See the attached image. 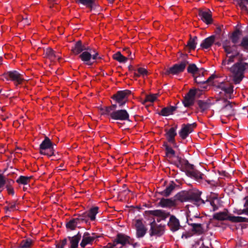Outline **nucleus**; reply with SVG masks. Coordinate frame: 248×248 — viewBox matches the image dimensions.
<instances>
[{
	"instance_id": "obj_1",
	"label": "nucleus",
	"mask_w": 248,
	"mask_h": 248,
	"mask_svg": "<svg viewBox=\"0 0 248 248\" xmlns=\"http://www.w3.org/2000/svg\"><path fill=\"white\" fill-rule=\"evenodd\" d=\"M226 58L222 62V66L231 73L234 83L238 84L243 79L245 71L248 69V63L244 62L245 58L237 50L235 45H231L226 40L223 43Z\"/></svg>"
},
{
	"instance_id": "obj_2",
	"label": "nucleus",
	"mask_w": 248,
	"mask_h": 248,
	"mask_svg": "<svg viewBox=\"0 0 248 248\" xmlns=\"http://www.w3.org/2000/svg\"><path fill=\"white\" fill-rule=\"evenodd\" d=\"M176 199L182 202L191 200L197 206L204 203L203 201L200 198V193L198 192H181L176 195Z\"/></svg>"
},
{
	"instance_id": "obj_3",
	"label": "nucleus",
	"mask_w": 248,
	"mask_h": 248,
	"mask_svg": "<svg viewBox=\"0 0 248 248\" xmlns=\"http://www.w3.org/2000/svg\"><path fill=\"white\" fill-rule=\"evenodd\" d=\"M217 104L221 108L222 113L226 117L234 115L235 110L232 103L226 99H222L217 100Z\"/></svg>"
},
{
	"instance_id": "obj_4",
	"label": "nucleus",
	"mask_w": 248,
	"mask_h": 248,
	"mask_svg": "<svg viewBox=\"0 0 248 248\" xmlns=\"http://www.w3.org/2000/svg\"><path fill=\"white\" fill-rule=\"evenodd\" d=\"M40 153L42 155L51 156L54 154L53 144L49 139L46 137L40 146Z\"/></svg>"
},
{
	"instance_id": "obj_5",
	"label": "nucleus",
	"mask_w": 248,
	"mask_h": 248,
	"mask_svg": "<svg viewBox=\"0 0 248 248\" xmlns=\"http://www.w3.org/2000/svg\"><path fill=\"white\" fill-rule=\"evenodd\" d=\"M187 71L188 73L192 74L194 78L195 81L199 84L205 83L206 82H209L214 78L213 77H210L206 81H198L197 79L198 76H203V71L202 69H199L198 68L195 64H189L187 68Z\"/></svg>"
},
{
	"instance_id": "obj_6",
	"label": "nucleus",
	"mask_w": 248,
	"mask_h": 248,
	"mask_svg": "<svg viewBox=\"0 0 248 248\" xmlns=\"http://www.w3.org/2000/svg\"><path fill=\"white\" fill-rule=\"evenodd\" d=\"M3 77L5 79L11 80L16 84H20L23 80H26L23 77V72L20 73L15 70L9 71L4 74Z\"/></svg>"
},
{
	"instance_id": "obj_7",
	"label": "nucleus",
	"mask_w": 248,
	"mask_h": 248,
	"mask_svg": "<svg viewBox=\"0 0 248 248\" xmlns=\"http://www.w3.org/2000/svg\"><path fill=\"white\" fill-rule=\"evenodd\" d=\"M130 93V91L128 90L118 92L113 95L112 98L119 104L120 107L124 105L127 101V97Z\"/></svg>"
},
{
	"instance_id": "obj_8",
	"label": "nucleus",
	"mask_w": 248,
	"mask_h": 248,
	"mask_svg": "<svg viewBox=\"0 0 248 248\" xmlns=\"http://www.w3.org/2000/svg\"><path fill=\"white\" fill-rule=\"evenodd\" d=\"M188 63V62H187L186 61H184L180 63L176 64L174 65L172 67L167 70L166 72L165 73V74H178L183 72L185 70L186 65Z\"/></svg>"
},
{
	"instance_id": "obj_9",
	"label": "nucleus",
	"mask_w": 248,
	"mask_h": 248,
	"mask_svg": "<svg viewBox=\"0 0 248 248\" xmlns=\"http://www.w3.org/2000/svg\"><path fill=\"white\" fill-rule=\"evenodd\" d=\"M110 117L114 120L120 121L129 120V114L125 109L113 111L110 113Z\"/></svg>"
},
{
	"instance_id": "obj_10",
	"label": "nucleus",
	"mask_w": 248,
	"mask_h": 248,
	"mask_svg": "<svg viewBox=\"0 0 248 248\" xmlns=\"http://www.w3.org/2000/svg\"><path fill=\"white\" fill-rule=\"evenodd\" d=\"M151 228L149 231L150 236L162 235L164 232V227L161 224H157L154 220L150 224Z\"/></svg>"
},
{
	"instance_id": "obj_11",
	"label": "nucleus",
	"mask_w": 248,
	"mask_h": 248,
	"mask_svg": "<svg viewBox=\"0 0 248 248\" xmlns=\"http://www.w3.org/2000/svg\"><path fill=\"white\" fill-rule=\"evenodd\" d=\"M196 91L191 89L185 96L183 103L186 107L192 105L194 104Z\"/></svg>"
},
{
	"instance_id": "obj_12",
	"label": "nucleus",
	"mask_w": 248,
	"mask_h": 248,
	"mask_svg": "<svg viewBox=\"0 0 248 248\" xmlns=\"http://www.w3.org/2000/svg\"><path fill=\"white\" fill-rule=\"evenodd\" d=\"M187 222L192 227L193 232L198 234H202L203 232V228L201 224L193 222L190 218V215L189 214H187Z\"/></svg>"
},
{
	"instance_id": "obj_13",
	"label": "nucleus",
	"mask_w": 248,
	"mask_h": 248,
	"mask_svg": "<svg viewBox=\"0 0 248 248\" xmlns=\"http://www.w3.org/2000/svg\"><path fill=\"white\" fill-rule=\"evenodd\" d=\"M135 227L137 231V236L138 237H143L146 232L147 229L140 220H136Z\"/></svg>"
},
{
	"instance_id": "obj_14",
	"label": "nucleus",
	"mask_w": 248,
	"mask_h": 248,
	"mask_svg": "<svg viewBox=\"0 0 248 248\" xmlns=\"http://www.w3.org/2000/svg\"><path fill=\"white\" fill-rule=\"evenodd\" d=\"M98 55V53H95L94 54L92 55L91 52L84 51L79 55V57L81 60L83 62H86V64H90L89 62L91 59L92 58H93V60L96 59Z\"/></svg>"
},
{
	"instance_id": "obj_15",
	"label": "nucleus",
	"mask_w": 248,
	"mask_h": 248,
	"mask_svg": "<svg viewBox=\"0 0 248 248\" xmlns=\"http://www.w3.org/2000/svg\"><path fill=\"white\" fill-rule=\"evenodd\" d=\"M195 126V124L184 125L179 133L181 138L185 139L193 131Z\"/></svg>"
},
{
	"instance_id": "obj_16",
	"label": "nucleus",
	"mask_w": 248,
	"mask_h": 248,
	"mask_svg": "<svg viewBox=\"0 0 248 248\" xmlns=\"http://www.w3.org/2000/svg\"><path fill=\"white\" fill-rule=\"evenodd\" d=\"M83 50L91 51V49L82 46L80 41H78L71 50L72 53L75 55H78Z\"/></svg>"
},
{
	"instance_id": "obj_17",
	"label": "nucleus",
	"mask_w": 248,
	"mask_h": 248,
	"mask_svg": "<svg viewBox=\"0 0 248 248\" xmlns=\"http://www.w3.org/2000/svg\"><path fill=\"white\" fill-rule=\"evenodd\" d=\"M45 54L46 57L52 62L54 61L56 59L59 60L61 58L59 55L57 54V53L50 47L47 48L46 49Z\"/></svg>"
},
{
	"instance_id": "obj_18",
	"label": "nucleus",
	"mask_w": 248,
	"mask_h": 248,
	"mask_svg": "<svg viewBox=\"0 0 248 248\" xmlns=\"http://www.w3.org/2000/svg\"><path fill=\"white\" fill-rule=\"evenodd\" d=\"M217 87L223 91L225 93L230 94L232 93V86L228 82H221L216 85Z\"/></svg>"
},
{
	"instance_id": "obj_19",
	"label": "nucleus",
	"mask_w": 248,
	"mask_h": 248,
	"mask_svg": "<svg viewBox=\"0 0 248 248\" xmlns=\"http://www.w3.org/2000/svg\"><path fill=\"white\" fill-rule=\"evenodd\" d=\"M95 238V236L93 235L91 236L89 233H85L83 236V238L80 243V246L82 248H84L87 244H92Z\"/></svg>"
},
{
	"instance_id": "obj_20",
	"label": "nucleus",
	"mask_w": 248,
	"mask_h": 248,
	"mask_svg": "<svg viewBox=\"0 0 248 248\" xmlns=\"http://www.w3.org/2000/svg\"><path fill=\"white\" fill-rule=\"evenodd\" d=\"M83 220L84 219L82 217L71 219L66 223V228L71 231L74 230L79 224L80 221Z\"/></svg>"
},
{
	"instance_id": "obj_21",
	"label": "nucleus",
	"mask_w": 248,
	"mask_h": 248,
	"mask_svg": "<svg viewBox=\"0 0 248 248\" xmlns=\"http://www.w3.org/2000/svg\"><path fill=\"white\" fill-rule=\"evenodd\" d=\"M199 16L201 17L202 19L207 24L210 23L212 20L211 11L209 10L204 11L202 10H199Z\"/></svg>"
},
{
	"instance_id": "obj_22",
	"label": "nucleus",
	"mask_w": 248,
	"mask_h": 248,
	"mask_svg": "<svg viewBox=\"0 0 248 248\" xmlns=\"http://www.w3.org/2000/svg\"><path fill=\"white\" fill-rule=\"evenodd\" d=\"M168 226L172 231H176L178 230L180 227L179 220L174 217L171 216L168 222Z\"/></svg>"
},
{
	"instance_id": "obj_23",
	"label": "nucleus",
	"mask_w": 248,
	"mask_h": 248,
	"mask_svg": "<svg viewBox=\"0 0 248 248\" xmlns=\"http://www.w3.org/2000/svg\"><path fill=\"white\" fill-rule=\"evenodd\" d=\"M232 216L229 215L226 212H222L216 213L213 216V218L217 220H229L231 221Z\"/></svg>"
},
{
	"instance_id": "obj_24",
	"label": "nucleus",
	"mask_w": 248,
	"mask_h": 248,
	"mask_svg": "<svg viewBox=\"0 0 248 248\" xmlns=\"http://www.w3.org/2000/svg\"><path fill=\"white\" fill-rule=\"evenodd\" d=\"M159 205L163 207H171L175 206V201L170 199H162L159 203Z\"/></svg>"
},
{
	"instance_id": "obj_25",
	"label": "nucleus",
	"mask_w": 248,
	"mask_h": 248,
	"mask_svg": "<svg viewBox=\"0 0 248 248\" xmlns=\"http://www.w3.org/2000/svg\"><path fill=\"white\" fill-rule=\"evenodd\" d=\"M215 41V36H211L205 39L201 45L202 48H208L213 44Z\"/></svg>"
},
{
	"instance_id": "obj_26",
	"label": "nucleus",
	"mask_w": 248,
	"mask_h": 248,
	"mask_svg": "<svg viewBox=\"0 0 248 248\" xmlns=\"http://www.w3.org/2000/svg\"><path fill=\"white\" fill-rule=\"evenodd\" d=\"M175 109V107H174L165 108L161 110L159 114L164 116H167L172 114Z\"/></svg>"
},
{
	"instance_id": "obj_27",
	"label": "nucleus",
	"mask_w": 248,
	"mask_h": 248,
	"mask_svg": "<svg viewBox=\"0 0 248 248\" xmlns=\"http://www.w3.org/2000/svg\"><path fill=\"white\" fill-rule=\"evenodd\" d=\"M184 169L186 171L187 174L189 175L190 172H192L195 169L193 165L190 164L187 161L183 160L182 162Z\"/></svg>"
},
{
	"instance_id": "obj_28",
	"label": "nucleus",
	"mask_w": 248,
	"mask_h": 248,
	"mask_svg": "<svg viewBox=\"0 0 248 248\" xmlns=\"http://www.w3.org/2000/svg\"><path fill=\"white\" fill-rule=\"evenodd\" d=\"M113 58L119 62H125L128 60V57L123 56L120 52H117L113 55Z\"/></svg>"
},
{
	"instance_id": "obj_29",
	"label": "nucleus",
	"mask_w": 248,
	"mask_h": 248,
	"mask_svg": "<svg viewBox=\"0 0 248 248\" xmlns=\"http://www.w3.org/2000/svg\"><path fill=\"white\" fill-rule=\"evenodd\" d=\"M176 135L175 129L172 127L166 133L167 138L170 142H173L175 136Z\"/></svg>"
},
{
	"instance_id": "obj_30",
	"label": "nucleus",
	"mask_w": 248,
	"mask_h": 248,
	"mask_svg": "<svg viewBox=\"0 0 248 248\" xmlns=\"http://www.w3.org/2000/svg\"><path fill=\"white\" fill-rule=\"evenodd\" d=\"M80 237V235L78 234L72 237H70L71 248H76L77 247Z\"/></svg>"
},
{
	"instance_id": "obj_31",
	"label": "nucleus",
	"mask_w": 248,
	"mask_h": 248,
	"mask_svg": "<svg viewBox=\"0 0 248 248\" xmlns=\"http://www.w3.org/2000/svg\"><path fill=\"white\" fill-rule=\"evenodd\" d=\"M78 1L81 4L86 5L89 7L91 10H93L96 7V4L93 0H78Z\"/></svg>"
},
{
	"instance_id": "obj_32",
	"label": "nucleus",
	"mask_w": 248,
	"mask_h": 248,
	"mask_svg": "<svg viewBox=\"0 0 248 248\" xmlns=\"http://www.w3.org/2000/svg\"><path fill=\"white\" fill-rule=\"evenodd\" d=\"M147 70L146 69L141 67L138 68L134 73V76L137 77H139L140 76L143 77L147 75Z\"/></svg>"
},
{
	"instance_id": "obj_33",
	"label": "nucleus",
	"mask_w": 248,
	"mask_h": 248,
	"mask_svg": "<svg viewBox=\"0 0 248 248\" xmlns=\"http://www.w3.org/2000/svg\"><path fill=\"white\" fill-rule=\"evenodd\" d=\"M32 243L31 239H28L23 240L21 242L20 246L17 248H30Z\"/></svg>"
},
{
	"instance_id": "obj_34",
	"label": "nucleus",
	"mask_w": 248,
	"mask_h": 248,
	"mask_svg": "<svg viewBox=\"0 0 248 248\" xmlns=\"http://www.w3.org/2000/svg\"><path fill=\"white\" fill-rule=\"evenodd\" d=\"M197 39V37L196 36H195L193 38L191 37L187 44L186 46L190 49H194L197 44V43L196 42V40Z\"/></svg>"
},
{
	"instance_id": "obj_35",
	"label": "nucleus",
	"mask_w": 248,
	"mask_h": 248,
	"mask_svg": "<svg viewBox=\"0 0 248 248\" xmlns=\"http://www.w3.org/2000/svg\"><path fill=\"white\" fill-rule=\"evenodd\" d=\"M241 36V32L239 31H234L232 35L231 39L233 44H236L238 42V41Z\"/></svg>"
},
{
	"instance_id": "obj_36",
	"label": "nucleus",
	"mask_w": 248,
	"mask_h": 248,
	"mask_svg": "<svg viewBox=\"0 0 248 248\" xmlns=\"http://www.w3.org/2000/svg\"><path fill=\"white\" fill-rule=\"evenodd\" d=\"M158 96V94H152L147 95L144 100L142 102L143 104H144L147 102H154L156 100Z\"/></svg>"
},
{
	"instance_id": "obj_37",
	"label": "nucleus",
	"mask_w": 248,
	"mask_h": 248,
	"mask_svg": "<svg viewBox=\"0 0 248 248\" xmlns=\"http://www.w3.org/2000/svg\"><path fill=\"white\" fill-rule=\"evenodd\" d=\"M98 208L97 207H93L90 209V212L87 214L92 220H93L95 218V215L98 213Z\"/></svg>"
},
{
	"instance_id": "obj_38",
	"label": "nucleus",
	"mask_w": 248,
	"mask_h": 248,
	"mask_svg": "<svg viewBox=\"0 0 248 248\" xmlns=\"http://www.w3.org/2000/svg\"><path fill=\"white\" fill-rule=\"evenodd\" d=\"M31 178V177L21 176L16 180V182L20 184L26 185L30 182Z\"/></svg>"
},
{
	"instance_id": "obj_39",
	"label": "nucleus",
	"mask_w": 248,
	"mask_h": 248,
	"mask_svg": "<svg viewBox=\"0 0 248 248\" xmlns=\"http://www.w3.org/2000/svg\"><path fill=\"white\" fill-rule=\"evenodd\" d=\"M175 186V185L173 182H171L169 186L163 191L164 195L166 196H168L174 189Z\"/></svg>"
},
{
	"instance_id": "obj_40",
	"label": "nucleus",
	"mask_w": 248,
	"mask_h": 248,
	"mask_svg": "<svg viewBox=\"0 0 248 248\" xmlns=\"http://www.w3.org/2000/svg\"><path fill=\"white\" fill-rule=\"evenodd\" d=\"M151 214L154 216L160 217L162 218H165L167 217L166 215L160 210H155L150 212Z\"/></svg>"
},
{
	"instance_id": "obj_41",
	"label": "nucleus",
	"mask_w": 248,
	"mask_h": 248,
	"mask_svg": "<svg viewBox=\"0 0 248 248\" xmlns=\"http://www.w3.org/2000/svg\"><path fill=\"white\" fill-rule=\"evenodd\" d=\"M246 220L247 218L241 217L232 216V217L231 218V221L232 222H246Z\"/></svg>"
},
{
	"instance_id": "obj_42",
	"label": "nucleus",
	"mask_w": 248,
	"mask_h": 248,
	"mask_svg": "<svg viewBox=\"0 0 248 248\" xmlns=\"http://www.w3.org/2000/svg\"><path fill=\"white\" fill-rule=\"evenodd\" d=\"M100 113L102 115H109L112 113V108L104 107L100 108Z\"/></svg>"
},
{
	"instance_id": "obj_43",
	"label": "nucleus",
	"mask_w": 248,
	"mask_h": 248,
	"mask_svg": "<svg viewBox=\"0 0 248 248\" xmlns=\"http://www.w3.org/2000/svg\"><path fill=\"white\" fill-rule=\"evenodd\" d=\"M189 176L193 177L196 179L202 178V174L199 171L195 170H194L192 172H190V174Z\"/></svg>"
},
{
	"instance_id": "obj_44",
	"label": "nucleus",
	"mask_w": 248,
	"mask_h": 248,
	"mask_svg": "<svg viewBox=\"0 0 248 248\" xmlns=\"http://www.w3.org/2000/svg\"><path fill=\"white\" fill-rule=\"evenodd\" d=\"M248 4V0H239L238 4L241 9L243 11H247L246 5Z\"/></svg>"
},
{
	"instance_id": "obj_45",
	"label": "nucleus",
	"mask_w": 248,
	"mask_h": 248,
	"mask_svg": "<svg viewBox=\"0 0 248 248\" xmlns=\"http://www.w3.org/2000/svg\"><path fill=\"white\" fill-rule=\"evenodd\" d=\"M198 105L202 111H204L209 108V105L201 100L198 101Z\"/></svg>"
},
{
	"instance_id": "obj_46",
	"label": "nucleus",
	"mask_w": 248,
	"mask_h": 248,
	"mask_svg": "<svg viewBox=\"0 0 248 248\" xmlns=\"http://www.w3.org/2000/svg\"><path fill=\"white\" fill-rule=\"evenodd\" d=\"M210 204L213 207V210H216L220 205L219 200L217 198H214V199L211 202Z\"/></svg>"
},
{
	"instance_id": "obj_47",
	"label": "nucleus",
	"mask_w": 248,
	"mask_h": 248,
	"mask_svg": "<svg viewBox=\"0 0 248 248\" xmlns=\"http://www.w3.org/2000/svg\"><path fill=\"white\" fill-rule=\"evenodd\" d=\"M166 155L170 157H171L174 155L175 152L171 148L166 146Z\"/></svg>"
},
{
	"instance_id": "obj_48",
	"label": "nucleus",
	"mask_w": 248,
	"mask_h": 248,
	"mask_svg": "<svg viewBox=\"0 0 248 248\" xmlns=\"http://www.w3.org/2000/svg\"><path fill=\"white\" fill-rule=\"evenodd\" d=\"M240 46L244 48L248 47V37H244L241 42Z\"/></svg>"
},
{
	"instance_id": "obj_49",
	"label": "nucleus",
	"mask_w": 248,
	"mask_h": 248,
	"mask_svg": "<svg viewBox=\"0 0 248 248\" xmlns=\"http://www.w3.org/2000/svg\"><path fill=\"white\" fill-rule=\"evenodd\" d=\"M7 210L12 211L16 210V203L15 202L10 203L6 207Z\"/></svg>"
},
{
	"instance_id": "obj_50",
	"label": "nucleus",
	"mask_w": 248,
	"mask_h": 248,
	"mask_svg": "<svg viewBox=\"0 0 248 248\" xmlns=\"http://www.w3.org/2000/svg\"><path fill=\"white\" fill-rule=\"evenodd\" d=\"M66 243L67 240L66 239H64L56 245V248H63Z\"/></svg>"
},
{
	"instance_id": "obj_51",
	"label": "nucleus",
	"mask_w": 248,
	"mask_h": 248,
	"mask_svg": "<svg viewBox=\"0 0 248 248\" xmlns=\"http://www.w3.org/2000/svg\"><path fill=\"white\" fill-rule=\"evenodd\" d=\"M5 183V180L1 175L0 174V188L2 187Z\"/></svg>"
},
{
	"instance_id": "obj_52",
	"label": "nucleus",
	"mask_w": 248,
	"mask_h": 248,
	"mask_svg": "<svg viewBox=\"0 0 248 248\" xmlns=\"http://www.w3.org/2000/svg\"><path fill=\"white\" fill-rule=\"evenodd\" d=\"M7 190L9 194L14 195V192L13 188L11 187H7Z\"/></svg>"
},
{
	"instance_id": "obj_53",
	"label": "nucleus",
	"mask_w": 248,
	"mask_h": 248,
	"mask_svg": "<svg viewBox=\"0 0 248 248\" xmlns=\"http://www.w3.org/2000/svg\"><path fill=\"white\" fill-rule=\"evenodd\" d=\"M22 20L23 21V23L25 25H29L30 24V22H29L27 17H26L25 18H23Z\"/></svg>"
},
{
	"instance_id": "obj_54",
	"label": "nucleus",
	"mask_w": 248,
	"mask_h": 248,
	"mask_svg": "<svg viewBox=\"0 0 248 248\" xmlns=\"http://www.w3.org/2000/svg\"><path fill=\"white\" fill-rule=\"evenodd\" d=\"M127 53L129 54L128 59H130L131 60H133L134 59V55H132V53L129 51H127Z\"/></svg>"
},
{
	"instance_id": "obj_55",
	"label": "nucleus",
	"mask_w": 248,
	"mask_h": 248,
	"mask_svg": "<svg viewBox=\"0 0 248 248\" xmlns=\"http://www.w3.org/2000/svg\"><path fill=\"white\" fill-rule=\"evenodd\" d=\"M241 213L245 214L248 216V208L242 210Z\"/></svg>"
},
{
	"instance_id": "obj_56",
	"label": "nucleus",
	"mask_w": 248,
	"mask_h": 248,
	"mask_svg": "<svg viewBox=\"0 0 248 248\" xmlns=\"http://www.w3.org/2000/svg\"><path fill=\"white\" fill-rule=\"evenodd\" d=\"M245 199L246 200V202L244 204V206H248V196L246 197Z\"/></svg>"
},
{
	"instance_id": "obj_57",
	"label": "nucleus",
	"mask_w": 248,
	"mask_h": 248,
	"mask_svg": "<svg viewBox=\"0 0 248 248\" xmlns=\"http://www.w3.org/2000/svg\"><path fill=\"white\" fill-rule=\"evenodd\" d=\"M108 108H112V110H114L116 108V105H113L111 107H109Z\"/></svg>"
},
{
	"instance_id": "obj_58",
	"label": "nucleus",
	"mask_w": 248,
	"mask_h": 248,
	"mask_svg": "<svg viewBox=\"0 0 248 248\" xmlns=\"http://www.w3.org/2000/svg\"><path fill=\"white\" fill-rule=\"evenodd\" d=\"M201 248H208V247H204V246H202V247H201Z\"/></svg>"
},
{
	"instance_id": "obj_59",
	"label": "nucleus",
	"mask_w": 248,
	"mask_h": 248,
	"mask_svg": "<svg viewBox=\"0 0 248 248\" xmlns=\"http://www.w3.org/2000/svg\"><path fill=\"white\" fill-rule=\"evenodd\" d=\"M86 215V213H84V214L83 215V217H85Z\"/></svg>"
},
{
	"instance_id": "obj_60",
	"label": "nucleus",
	"mask_w": 248,
	"mask_h": 248,
	"mask_svg": "<svg viewBox=\"0 0 248 248\" xmlns=\"http://www.w3.org/2000/svg\"><path fill=\"white\" fill-rule=\"evenodd\" d=\"M137 245V243H135V244H134V245H133L134 247H135Z\"/></svg>"
},
{
	"instance_id": "obj_61",
	"label": "nucleus",
	"mask_w": 248,
	"mask_h": 248,
	"mask_svg": "<svg viewBox=\"0 0 248 248\" xmlns=\"http://www.w3.org/2000/svg\"><path fill=\"white\" fill-rule=\"evenodd\" d=\"M246 222H248V218H247Z\"/></svg>"
},
{
	"instance_id": "obj_62",
	"label": "nucleus",
	"mask_w": 248,
	"mask_h": 248,
	"mask_svg": "<svg viewBox=\"0 0 248 248\" xmlns=\"http://www.w3.org/2000/svg\"><path fill=\"white\" fill-rule=\"evenodd\" d=\"M109 1H110V2H112L113 1V0H108Z\"/></svg>"
}]
</instances>
